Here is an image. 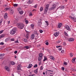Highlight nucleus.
<instances>
[{
  "mask_svg": "<svg viewBox=\"0 0 76 76\" xmlns=\"http://www.w3.org/2000/svg\"><path fill=\"white\" fill-rule=\"evenodd\" d=\"M11 40L12 41H15V39H11Z\"/></svg>",
  "mask_w": 76,
  "mask_h": 76,
  "instance_id": "nucleus-51",
  "label": "nucleus"
},
{
  "mask_svg": "<svg viewBox=\"0 0 76 76\" xmlns=\"http://www.w3.org/2000/svg\"><path fill=\"white\" fill-rule=\"evenodd\" d=\"M45 44L46 45H48L49 44L48 42H46L45 43Z\"/></svg>",
  "mask_w": 76,
  "mask_h": 76,
  "instance_id": "nucleus-55",
  "label": "nucleus"
},
{
  "mask_svg": "<svg viewBox=\"0 0 76 76\" xmlns=\"http://www.w3.org/2000/svg\"><path fill=\"white\" fill-rule=\"evenodd\" d=\"M0 45H4V43H3V42H1L0 43Z\"/></svg>",
  "mask_w": 76,
  "mask_h": 76,
  "instance_id": "nucleus-43",
  "label": "nucleus"
},
{
  "mask_svg": "<svg viewBox=\"0 0 76 76\" xmlns=\"http://www.w3.org/2000/svg\"><path fill=\"white\" fill-rule=\"evenodd\" d=\"M58 50H59V51H61V50H62V48H58Z\"/></svg>",
  "mask_w": 76,
  "mask_h": 76,
  "instance_id": "nucleus-53",
  "label": "nucleus"
},
{
  "mask_svg": "<svg viewBox=\"0 0 76 76\" xmlns=\"http://www.w3.org/2000/svg\"><path fill=\"white\" fill-rule=\"evenodd\" d=\"M3 32V31L1 30L0 31V34H2Z\"/></svg>",
  "mask_w": 76,
  "mask_h": 76,
  "instance_id": "nucleus-49",
  "label": "nucleus"
},
{
  "mask_svg": "<svg viewBox=\"0 0 76 76\" xmlns=\"http://www.w3.org/2000/svg\"><path fill=\"white\" fill-rule=\"evenodd\" d=\"M32 1L31 0H29L27 2V3L28 4H31L32 3Z\"/></svg>",
  "mask_w": 76,
  "mask_h": 76,
  "instance_id": "nucleus-23",
  "label": "nucleus"
},
{
  "mask_svg": "<svg viewBox=\"0 0 76 76\" xmlns=\"http://www.w3.org/2000/svg\"><path fill=\"white\" fill-rule=\"evenodd\" d=\"M65 28H66V29H67V30H68V31H70V28L69 26H66L65 27Z\"/></svg>",
  "mask_w": 76,
  "mask_h": 76,
  "instance_id": "nucleus-8",
  "label": "nucleus"
},
{
  "mask_svg": "<svg viewBox=\"0 0 76 76\" xmlns=\"http://www.w3.org/2000/svg\"><path fill=\"white\" fill-rule=\"evenodd\" d=\"M59 34H60V32L58 31L55 33L54 34V35L55 37H58V36Z\"/></svg>",
  "mask_w": 76,
  "mask_h": 76,
  "instance_id": "nucleus-7",
  "label": "nucleus"
},
{
  "mask_svg": "<svg viewBox=\"0 0 76 76\" xmlns=\"http://www.w3.org/2000/svg\"><path fill=\"white\" fill-rule=\"evenodd\" d=\"M16 33V29H12L11 31H10V34L11 35H14Z\"/></svg>",
  "mask_w": 76,
  "mask_h": 76,
  "instance_id": "nucleus-4",
  "label": "nucleus"
},
{
  "mask_svg": "<svg viewBox=\"0 0 76 76\" xmlns=\"http://www.w3.org/2000/svg\"><path fill=\"white\" fill-rule=\"evenodd\" d=\"M35 76V74H31L30 75H28L27 76Z\"/></svg>",
  "mask_w": 76,
  "mask_h": 76,
  "instance_id": "nucleus-37",
  "label": "nucleus"
},
{
  "mask_svg": "<svg viewBox=\"0 0 76 76\" xmlns=\"http://www.w3.org/2000/svg\"><path fill=\"white\" fill-rule=\"evenodd\" d=\"M18 10L19 11V13L20 15H22L23 13V11L22 10L21 8H18Z\"/></svg>",
  "mask_w": 76,
  "mask_h": 76,
  "instance_id": "nucleus-6",
  "label": "nucleus"
},
{
  "mask_svg": "<svg viewBox=\"0 0 76 76\" xmlns=\"http://www.w3.org/2000/svg\"><path fill=\"white\" fill-rule=\"evenodd\" d=\"M39 32L40 33H42V32H43V31L42 30H39Z\"/></svg>",
  "mask_w": 76,
  "mask_h": 76,
  "instance_id": "nucleus-52",
  "label": "nucleus"
},
{
  "mask_svg": "<svg viewBox=\"0 0 76 76\" xmlns=\"http://www.w3.org/2000/svg\"><path fill=\"white\" fill-rule=\"evenodd\" d=\"M17 53H18V51L16 50L15 51H14V53L15 54H17Z\"/></svg>",
  "mask_w": 76,
  "mask_h": 76,
  "instance_id": "nucleus-56",
  "label": "nucleus"
},
{
  "mask_svg": "<svg viewBox=\"0 0 76 76\" xmlns=\"http://www.w3.org/2000/svg\"><path fill=\"white\" fill-rule=\"evenodd\" d=\"M5 6H6V5H3V7H4Z\"/></svg>",
  "mask_w": 76,
  "mask_h": 76,
  "instance_id": "nucleus-62",
  "label": "nucleus"
},
{
  "mask_svg": "<svg viewBox=\"0 0 76 76\" xmlns=\"http://www.w3.org/2000/svg\"><path fill=\"white\" fill-rule=\"evenodd\" d=\"M5 69L8 72H9L10 71V69H9V68L7 66H5Z\"/></svg>",
  "mask_w": 76,
  "mask_h": 76,
  "instance_id": "nucleus-13",
  "label": "nucleus"
},
{
  "mask_svg": "<svg viewBox=\"0 0 76 76\" xmlns=\"http://www.w3.org/2000/svg\"><path fill=\"white\" fill-rule=\"evenodd\" d=\"M45 22L46 23V26H48L49 25V24L48 23V22L47 21H45Z\"/></svg>",
  "mask_w": 76,
  "mask_h": 76,
  "instance_id": "nucleus-25",
  "label": "nucleus"
},
{
  "mask_svg": "<svg viewBox=\"0 0 76 76\" xmlns=\"http://www.w3.org/2000/svg\"><path fill=\"white\" fill-rule=\"evenodd\" d=\"M7 23L8 25H9V24H10V20L8 21H7Z\"/></svg>",
  "mask_w": 76,
  "mask_h": 76,
  "instance_id": "nucleus-41",
  "label": "nucleus"
},
{
  "mask_svg": "<svg viewBox=\"0 0 76 76\" xmlns=\"http://www.w3.org/2000/svg\"><path fill=\"white\" fill-rule=\"evenodd\" d=\"M29 34V32H27V35L26 36V38H28V36H29L28 35Z\"/></svg>",
  "mask_w": 76,
  "mask_h": 76,
  "instance_id": "nucleus-26",
  "label": "nucleus"
},
{
  "mask_svg": "<svg viewBox=\"0 0 76 76\" xmlns=\"http://www.w3.org/2000/svg\"><path fill=\"white\" fill-rule=\"evenodd\" d=\"M69 54L70 57H72L73 56V54L72 53H70Z\"/></svg>",
  "mask_w": 76,
  "mask_h": 76,
  "instance_id": "nucleus-47",
  "label": "nucleus"
},
{
  "mask_svg": "<svg viewBox=\"0 0 76 76\" xmlns=\"http://www.w3.org/2000/svg\"><path fill=\"white\" fill-rule=\"evenodd\" d=\"M14 17L15 19H17V17L16 16V15H14Z\"/></svg>",
  "mask_w": 76,
  "mask_h": 76,
  "instance_id": "nucleus-50",
  "label": "nucleus"
},
{
  "mask_svg": "<svg viewBox=\"0 0 76 76\" xmlns=\"http://www.w3.org/2000/svg\"><path fill=\"white\" fill-rule=\"evenodd\" d=\"M9 8H5L3 11V12H6V11H7V10H9Z\"/></svg>",
  "mask_w": 76,
  "mask_h": 76,
  "instance_id": "nucleus-18",
  "label": "nucleus"
},
{
  "mask_svg": "<svg viewBox=\"0 0 76 76\" xmlns=\"http://www.w3.org/2000/svg\"><path fill=\"white\" fill-rule=\"evenodd\" d=\"M18 6V4H15L14 5V7H17Z\"/></svg>",
  "mask_w": 76,
  "mask_h": 76,
  "instance_id": "nucleus-33",
  "label": "nucleus"
},
{
  "mask_svg": "<svg viewBox=\"0 0 76 76\" xmlns=\"http://www.w3.org/2000/svg\"><path fill=\"white\" fill-rule=\"evenodd\" d=\"M40 12H42L43 10V8L42 7H40Z\"/></svg>",
  "mask_w": 76,
  "mask_h": 76,
  "instance_id": "nucleus-31",
  "label": "nucleus"
},
{
  "mask_svg": "<svg viewBox=\"0 0 76 76\" xmlns=\"http://www.w3.org/2000/svg\"><path fill=\"white\" fill-rule=\"evenodd\" d=\"M34 8H37V5H35L34 6Z\"/></svg>",
  "mask_w": 76,
  "mask_h": 76,
  "instance_id": "nucleus-59",
  "label": "nucleus"
},
{
  "mask_svg": "<svg viewBox=\"0 0 76 76\" xmlns=\"http://www.w3.org/2000/svg\"><path fill=\"white\" fill-rule=\"evenodd\" d=\"M43 75H45V72H43Z\"/></svg>",
  "mask_w": 76,
  "mask_h": 76,
  "instance_id": "nucleus-64",
  "label": "nucleus"
},
{
  "mask_svg": "<svg viewBox=\"0 0 76 76\" xmlns=\"http://www.w3.org/2000/svg\"><path fill=\"white\" fill-rule=\"evenodd\" d=\"M58 26L59 28H60L61 27V23H59L58 25Z\"/></svg>",
  "mask_w": 76,
  "mask_h": 76,
  "instance_id": "nucleus-21",
  "label": "nucleus"
},
{
  "mask_svg": "<svg viewBox=\"0 0 76 76\" xmlns=\"http://www.w3.org/2000/svg\"><path fill=\"white\" fill-rule=\"evenodd\" d=\"M4 56V54L3 53L2 54H0V57H1L2 56Z\"/></svg>",
  "mask_w": 76,
  "mask_h": 76,
  "instance_id": "nucleus-38",
  "label": "nucleus"
},
{
  "mask_svg": "<svg viewBox=\"0 0 76 76\" xmlns=\"http://www.w3.org/2000/svg\"><path fill=\"white\" fill-rule=\"evenodd\" d=\"M22 67V66L21 65V64H19L18 66H17V72L18 73L19 75H20V76H21V72L20 71V70L21 71H22V69H20Z\"/></svg>",
  "mask_w": 76,
  "mask_h": 76,
  "instance_id": "nucleus-1",
  "label": "nucleus"
},
{
  "mask_svg": "<svg viewBox=\"0 0 76 76\" xmlns=\"http://www.w3.org/2000/svg\"><path fill=\"white\" fill-rule=\"evenodd\" d=\"M45 60H47V58H45H45L43 60V61H45Z\"/></svg>",
  "mask_w": 76,
  "mask_h": 76,
  "instance_id": "nucleus-45",
  "label": "nucleus"
},
{
  "mask_svg": "<svg viewBox=\"0 0 76 76\" xmlns=\"http://www.w3.org/2000/svg\"><path fill=\"white\" fill-rule=\"evenodd\" d=\"M49 4H48L46 6V7L45 9V11H44V13L45 14H46L47 12V11H48V7H49Z\"/></svg>",
  "mask_w": 76,
  "mask_h": 76,
  "instance_id": "nucleus-3",
  "label": "nucleus"
},
{
  "mask_svg": "<svg viewBox=\"0 0 76 76\" xmlns=\"http://www.w3.org/2000/svg\"><path fill=\"white\" fill-rule=\"evenodd\" d=\"M2 57L1 56H0V59H1L2 58Z\"/></svg>",
  "mask_w": 76,
  "mask_h": 76,
  "instance_id": "nucleus-63",
  "label": "nucleus"
},
{
  "mask_svg": "<svg viewBox=\"0 0 76 76\" xmlns=\"http://www.w3.org/2000/svg\"><path fill=\"white\" fill-rule=\"evenodd\" d=\"M24 42H27V40H26V39H24Z\"/></svg>",
  "mask_w": 76,
  "mask_h": 76,
  "instance_id": "nucleus-54",
  "label": "nucleus"
},
{
  "mask_svg": "<svg viewBox=\"0 0 76 76\" xmlns=\"http://www.w3.org/2000/svg\"><path fill=\"white\" fill-rule=\"evenodd\" d=\"M61 70H63V71H64V67H62L61 68Z\"/></svg>",
  "mask_w": 76,
  "mask_h": 76,
  "instance_id": "nucleus-44",
  "label": "nucleus"
},
{
  "mask_svg": "<svg viewBox=\"0 0 76 76\" xmlns=\"http://www.w3.org/2000/svg\"><path fill=\"white\" fill-rule=\"evenodd\" d=\"M56 5L54 4H53L52 5V7L50 9V10H54V9L56 8Z\"/></svg>",
  "mask_w": 76,
  "mask_h": 76,
  "instance_id": "nucleus-5",
  "label": "nucleus"
},
{
  "mask_svg": "<svg viewBox=\"0 0 76 76\" xmlns=\"http://www.w3.org/2000/svg\"><path fill=\"white\" fill-rule=\"evenodd\" d=\"M37 66H38L37 64H36L34 66V68H35V67H37Z\"/></svg>",
  "mask_w": 76,
  "mask_h": 76,
  "instance_id": "nucleus-39",
  "label": "nucleus"
},
{
  "mask_svg": "<svg viewBox=\"0 0 76 76\" xmlns=\"http://www.w3.org/2000/svg\"><path fill=\"white\" fill-rule=\"evenodd\" d=\"M25 22H26V24H28V21L27 20H25Z\"/></svg>",
  "mask_w": 76,
  "mask_h": 76,
  "instance_id": "nucleus-40",
  "label": "nucleus"
},
{
  "mask_svg": "<svg viewBox=\"0 0 76 76\" xmlns=\"http://www.w3.org/2000/svg\"><path fill=\"white\" fill-rule=\"evenodd\" d=\"M38 21H39V23H40V22H41V20H39Z\"/></svg>",
  "mask_w": 76,
  "mask_h": 76,
  "instance_id": "nucleus-60",
  "label": "nucleus"
},
{
  "mask_svg": "<svg viewBox=\"0 0 76 76\" xmlns=\"http://www.w3.org/2000/svg\"><path fill=\"white\" fill-rule=\"evenodd\" d=\"M12 76H15L14 75V74H12Z\"/></svg>",
  "mask_w": 76,
  "mask_h": 76,
  "instance_id": "nucleus-61",
  "label": "nucleus"
},
{
  "mask_svg": "<svg viewBox=\"0 0 76 76\" xmlns=\"http://www.w3.org/2000/svg\"><path fill=\"white\" fill-rule=\"evenodd\" d=\"M31 26L32 28V29H34V24H31Z\"/></svg>",
  "mask_w": 76,
  "mask_h": 76,
  "instance_id": "nucleus-28",
  "label": "nucleus"
},
{
  "mask_svg": "<svg viewBox=\"0 0 76 76\" xmlns=\"http://www.w3.org/2000/svg\"><path fill=\"white\" fill-rule=\"evenodd\" d=\"M76 59V58H73L72 60V63H75V60Z\"/></svg>",
  "mask_w": 76,
  "mask_h": 76,
  "instance_id": "nucleus-24",
  "label": "nucleus"
},
{
  "mask_svg": "<svg viewBox=\"0 0 76 76\" xmlns=\"http://www.w3.org/2000/svg\"><path fill=\"white\" fill-rule=\"evenodd\" d=\"M49 58L50 60H54V57L52 56H50Z\"/></svg>",
  "mask_w": 76,
  "mask_h": 76,
  "instance_id": "nucleus-15",
  "label": "nucleus"
},
{
  "mask_svg": "<svg viewBox=\"0 0 76 76\" xmlns=\"http://www.w3.org/2000/svg\"><path fill=\"white\" fill-rule=\"evenodd\" d=\"M64 33L66 36H68V34H67V33L66 31H64Z\"/></svg>",
  "mask_w": 76,
  "mask_h": 76,
  "instance_id": "nucleus-34",
  "label": "nucleus"
},
{
  "mask_svg": "<svg viewBox=\"0 0 76 76\" xmlns=\"http://www.w3.org/2000/svg\"><path fill=\"white\" fill-rule=\"evenodd\" d=\"M69 18H71V19H72L73 20L74 19V20H76V18H75L73 17H72L71 16H69Z\"/></svg>",
  "mask_w": 76,
  "mask_h": 76,
  "instance_id": "nucleus-10",
  "label": "nucleus"
},
{
  "mask_svg": "<svg viewBox=\"0 0 76 76\" xmlns=\"http://www.w3.org/2000/svg\"><path fill=\"white\" fill-rule=\"evenodd\" d=\"M43 69H44V68L42 66H41L40 68V69L41 70H43Z\"/></svg>",
  "mask_w": 76,
  "mask_h": 76,
  "instance_id": "nucleus-35",
  "label": "nucleus"
},
{
  "mask_svg": "<svg viewBox=\"0 0 76 76\" xmlns=\"http://www.w3.org/2000/svg\"><path fill=\"white\" fill-rule=\"evenodd\" d=\"M15 43H19V40L17 39V40L15 41Z\"/></svg>",
  "mask_w": 76,
  "mask_h": 76,
  "instance_id": "nucleus-30",
  "label": "nucleus"
},
{
  "mask_svg": "<svg viewBox=\"0 0 76 76\" xmlns=\"http://www.w3.org/2000/svg\"><path fill=\"white\" fill-rule=\"evenodd\" d=\"M35 38V35L34 34H32L31 36V39H34V38Z\"/></svg>",
  "mask_w": 76,
  "mask_h": 76,
  "instance_id": "nucleus-11",
  "label": "nucleus"
},
{
  "mask_svg": "<svg viewBox=\"0 0 76 76\" xmlns=\"http://www.w3.org/2000/svg\"><path fill=\"white\" fill-rule=\"evenodd\" d=\"M64 8V6H62L59 7L58 8V9H60V10H63V9Z\"/></svg>",
  "mask_w": 76,
  "mask_h": 76,
  "instance_id": "nucleus-12",
  "label": "nucleus"
},
{
  "mask_svg": "<svg viewBox=\"0 0 76 76\" xmlns=\"http://www.w3.org/2000/svg\"><path fill=\"white\" fill-rule=\"evenodd\" d=\"M7 18V13H6L4 14V19H6Z\"/></svg>",
  "mask_w": 76,
  "mask_h": 76,
  "instance_id": "nucleus-17",
  "label": "nucleus"
},
{
  "mask_svg": "<svg viewBox=\"0 0 76 76\" xmlns=\"http://www.w3.org/2000/svg\"><path fill=\"white\" fill-rule=\"evenodd\" d=\"M13 13H14L13 10V9L11 10L10 12V15H13Z\"/></svg>",
  "mask_w": 76,
  "mask_h": 76,
  "instance_id": "nucleus-9",
  "label": "nucleus"
},
{
  "mask_svg": "<svg viewBox=\"0 0 76 76\" xmlns=\"http://www.w3.org/2000/svg\"><path fill=\"white\" fill-rule=\"evenodd\" d=\"M60 47V46H56V47L57 48H59V47Z\"/></svg>",
  "mask_w": 76,
  "mask_h": 76,
  "instance_id": "nucleus-57",
  "label": "nucleus"
},
{
  "mask_svg": "<svg viewBox=\"0 0 76 76\" xmlns=\"http://www.w3.org/2000/svg\"><path fill=\"white\" fill-rule=\"evenodd\" d=\"M72 16H75V15L73 14H71Z\"/></svg>",
  "mask_w": 76,
  "mask_h": 76,
  "instance_id": "nucleus-58",
  "label": "nucleus"
},
{
  "mask_svg": "<svg viewBox=\"0 0 76 76\" xmlns=\"http://www.w3.org/2000/svg\"><path fill=\"white\" fill-rule=\"evenodd\" d=\"M68 41H70L71 42L73 41H74V39L73 38H70L69 39Z\"/></svg>",
  "mask_w": 76,
  "mask_h": 76,
  "instance_id": "nucleus-16",
  "label": "nucleus"
},
{
  "mask_svg": "<svg viewBox=\"0 0 76 76\" xmlns=\"http://www.w3.org/2000/svg\"><path fill=\"white\" fill-rule=\"evenodd\" d=\"M42 59V58L39 56V58H38V61H41V60Z\"/></svg>",
  "mask_w": 76,
  "mask_h": 76,
  "instance_id": "nucleus-27",
  "label": "nucleus"
},
{
  "mask_svg": "<svg viewBox=\"0 0 76 76\" xmlns=\"http://www.w3.org/2000/svg\"><path fill=\"white\" fill-rule=\"evenodd\" d=\"M29 16H32V14L31 12H30L29 15Z\"/></svg>",
  "mask_w": 76,
  "mask_h": 76,
  "instance_id": "nucleus-42",
  "label": "nucleus"
},
{
  "mask_svg": "<svg viewBox=\"0 0 76 76\" xmlns=\"http://www.w3.org/2000/svg\"><path fill=\"white\" fill-rule=\"evenodd\" d=\"M64 64L65 65H67V62H64Z\"/></svg>",
  "mask_w": 76,
  "mask_h": 76,
  "instance_id": "nucleus-48",
  "label": "nucleus"
},
{
  "mask_svg": "<svg viewBox=\"0 0 76 76\" xmlns=\"http://www.w3.org/2000/svg\"><path fill=\"white\" fill-rule=\"evenodd\" d=\"M32 67V64H30L28 65V66L27 67V68H28V69H30V68H31Z\"/></svg>",
  "mask_w": 76,
  "mask_h": 76,
  "instance_id": "nucleus-14",
  "label": "nucleus"
},
{
  "mask_svg": "<svg viewBox=\"0 0 76 76\" xmlns=\"http://www.w3.org/2000/svg\"><path fill=\"white\" fill-rule=\"evenodd\" d=\"M38 69H37L35 70H34V72L35 74H37V73H38Z\"/></svg>",
  "mask_w": 76,
  "mask_h": 76,
  "instance_id": "nucleus-19",
  "label": "nucleus"
},
{
  "mask_svg": "<svg viewBox=\"0 0 76 76\" xmlns=\"http://www.w3.org/2000/svg\"><path fill=\"white\" fill-rule=\"evenodd\" d=\"M10 64H12V65H14L15 64V62L13 61H11L10 62Z\"/></svg>",
  "mask_w": 76,
  "mask_h": 76,
  "instance_id": "nucleus-20",
  "label": "nucleus"
},
{
  "mask_svg": "<svg viewBox=\"0 0 76 76\" xmlns=\"http://www.w3.org/2000/svg\"><path fill=\"white\" fill-rule=\"evenodd\" d=\"M39 57L42 58V53H39Z\"/></svg>",
  "mask_w": 76,
  "mask_h": 76,
  "instance_id": "nucleus-22",
  "label": "nucleus"
},
{
  "mask_svg": "<svg viewBox=\"0 0 76 76\" xmlns=\"http://www.w3.org/2000/svg\"><path fill=\"white\" fill-rule=\"evenodd\" d=\"M17 26L19 29H23L24 28V24L22 23H18Z\"/></svg>",
  "mask_w": 76,
  "mask_h": 76,
  "instance_id": "nucleus-2",
  "label": "nucleus"
},
{
  "mask_svg": "<svg viewBox=\"0 0 76 76\" xmlns=\"http://www.w3.org/2000/svg\"><path fill=\"white\" fill-rule=\"evenodd\" d=\"M61 53H62V54H64V50H62L61 51Z\"/></svg>",
  "mask_w": 76,
  "mask_h": 76,
  "instance_id": "nucleus-46",
  "label": "nucleus"
},
{
  "mask_svg": "<svg viewBox=\"0 0 76 76\" xmlns=\"http://www.w3.org/2000/svg\"><path fill=\"white\" fill-rule=\"evenodd\" d=\"M24 48L27 49H28V48H29V47L28 46H24Z\"/></svg>",
  "mask_w": 76,
  "mask_h": 76,
  "instance_id": "nucleus-36",
  "label": "nucleus"
},
{
  "mask_svg": "<svg viewBox=\"0 0 76 76\" xmlns=\"http://www.w3.org/2000/svg\"><path fill=\"white\" fill-rule=\"evenodd\" d=\"M4 37V35H0V38H3Z\"/></svg>",
  "mask_w": 76,
  "mask_h": 76,
  "instance_id": "nucleus-29",
  "label": "nucleus"
},
{
  "mask_svg": "<svg viewBox=\"0 0 76 76\" xmlns=\"http://www.w3.org/2000/svg\"><path fill=\"white\" fill-rule=\"evenodd\" d=\"M3 20L2 19L1 20L0 22V26L1 25V23H2V22H3Z\"/></svg>",
  "mask_w": 76,
  "mask_h": 76,
  "instance_id": "nucleus-32",
  "label": "nucleus"
}]
</instances>
